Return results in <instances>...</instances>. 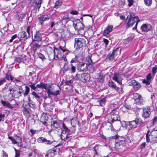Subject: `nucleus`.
<instances>
[{"label": "nucleus", "instance_id": "f257e3e1", "mask_svg": "<svg viewBox=\"0 0 157 157\" xmlns=\"http://www.w3.org/2000/svg\"><path fill=\"white\" fill-rule=\"evenodd\" d=\"M119 112L117 109H113L110 113V115L108 119V122L110 124V128L112 131H114V128L113 127L111 123L114 121H119L118 118H119Z\"/></svg>", "mask_w": 157, "mask_h": 157}, {"label": "nucleus", "instance_id": "f03ea898", "mask_svg": "<svg viewBox=\"0 0 157 157\" xmlns=\"http://www.w3.org/2000/svg\"><path fill=\"white\" fill-rule=\"evenodd\" d=\"M54 58L56 60L59 59H62L64 56V53L65 52L66 55L67 54L69 51L68 50L63 49L61 47H59V49L55 48L54 49Z\"/></svg>", "mask_w": 157, "mask_h": 157}, {"label": "nucleus", "instance_id": "7ed1b4c3", "mask_svg": "<svg viewBox=\"0 0 157 157\" xmlns=\"http://www.w3.org/2000/svg\"><path fill=\"white\" fill-rule=\"evenodd\" d=\"M138 19L139 18L137 16H135L132 13H131L130 15L129 18L126 25V27L128 28L130 27H132L135 22H136L135 26L133 28V29H136L138 23L140 21V20Z\"/></svg>", "mask_w": 157, "mask_h": 157}, {"label": "nucleus", "instance_id": "20e7f679", "mask_svg": "<svg viewBox=\"0 0 157 157\" xmlns=\"http://www.w3.org/2000/svg\"><path fill=\"white\" fill-rule=\"evenodd\" d=\"M86 40L83 38H75V39L74 47L77 50L86 46Z\"/></svg>", "mask_w": 157, "mask_h": 157}, {"label": "nucleus", "instance_id": "39448f33", "mask_svg": "<svg viewBox=\"0 0 157 157\" xmlns=\"http://www.w3.org/2000/svg\"><path fill=\"white\" fill-rule=\"evenodd\" d=\"M77 22L75 23L73 22V26L75 29L77 31L78 34H80V32L82 31V34L81 35L82 36L84 34V26L82 22H81L79 20H77Z\"/></svg>", "mask_w": 157, "mask_h": 157}, {"label": "nucleus", "instance_id": "423d86ee", "mask_svg": "<svg viewBox=\"0 0 157 157\" xmlns=\"http://www.w3.org/2000/svg\"><path fill=\"white\" fill-rule=\"evenodd\" d=\"M49 116L44 113H42L41 116L40 121L44 124L48 126L50 124V120H48Z\"/></svg>", "mask_w": 157, "mask_h": 157}, {"label": "nucleus", "instance_id": "0eeeda50", "mask_svg": "<svg viewBox=\"0 0 157 157\" xmlns=\"http://www.w3.org/2000/svg\"><path fill=\"white\" fill-rule=\"evenodd\" d=\"M141 122L142 121L140 118H136L134 120L129 122L128 124L130 128L131 129L136 128L137 125L140 124Z\"/></svg>", "mask_w": 157, "mask_h": 157}, {"label": "nucleus", "instance_id": "6e6552de", "mask_svg": "<svg viewBox=\"0 0 157 157\" xmlns=\"http://www.w3.org/2000/svg\"><path fill=\"white\" fill-rule=\"evenodd\" d=\"M124 140H119L118 142L116 143L115 145V148L116 151L122 152V150L123 148L124 147L125 145Z\"/></svg>", "mask_w": 157, "mask_h": 157}, {"label": "nucleus", "instance_id": "1a4fd4ad", "mask_svg": "<svg viewBox=\"0 0 157 157\" xmlns=\"http://www.w3.org/2000/svg\"><path fill=\"white\" fill-rule=\"evenodd\" d=\"M133 98L136 103L138 105L143 104L144 100L141 95L137 93L133 94Z\"/></svg>", "mask_w": 157, "mask_h": 157}, {"label": "nucleus", "instance_id": "9d476101", "mask_svg": "<svg viewBox=\"0 0 157 157\" xmlns=\"http://www.w3.org/2000/svg\"><path fill=\"white\" fill-rule=\"evenodd\" d=\"M50 124L51 127L58 129L60 128L61 123L59 120H55L51 118L50 119Z\"/></svg>", "mask_w": 157, "mask_h": 157}, {"label": "nucleus", "instance_id": "9b49d317", "mask_svg": "<svg viewBox=\"0 0 157 157\" xmlns=\"http://www.w3.org/2000/svg\"><path fill=\"white\" fill-rule=\"evenodd\" d=\"M29 36V34H27L26 32L22 31L20 32L18 34V37L20 40L22 41L26 40Z\"/></svg>", "mask_w": 157, "mask_h": 157}, {"label": "nucleus", "instance_id": "f8f14e48", "mask_svg": "<svg viewBox=\"0 0 157 157\" xmlns=\"http://www.w3.org/2000/svg\"><path fill=\"white\" fill-rule=\"evenodd\" d=\"M113 79L120 84H122V81L123 78L121 74L117 73H115L113 78Z\"/></svg>", "mask_w": 157, "mask_h": 157}, {"label": "nucleus", "instance_id": "ddd939ff", "mask_svg": "<svg viewBox=\"0 0 157 157\" xmlns=\"http://www.w3.org/2000/svg\"><path fill=\"white\" fill-rule=\"evenodd\" d=\"M131 85L133 87L134 90L136 91L138 90L141 87L140 83L135 80L132 81Z\"/></svg>", "mask_w": 157, "mask_h": 157}, {"label": "nucleus", "instance_id": "4468645a", "mask_svg": "<svg viewBox=\"0 0 157 157\" xmlns=\"http://www.w3.org/2000/svg\"><path fill=\"white\" fill-rule=\"evenodd\" d=\"M50 18V15L48 14H45L42 15L38 18V20L39 22L41 25H42L44 21H48Z\"/></svg>", "mask_w": 157, "mask_h": 157}, {"label": "nucleus", "instance_id": "2eb2a0df", "mask_svg": "<svg viewBox=\"0 0 157 157\" xmlns=\"http://www.w3.org/2000/svg\"><path fill=\"white\" fill-rule=\"evenodd\" d=\"M151 29V26L149 24H143L140 28V29L143 32H147Z\"/></svg>", "mask_w": 157, "mask_h": 157}, {"label": "nucleus", "instance_id": "dca6fc26", "mask_svg": "<svg viewBox=\"0 0 157 157\" xmlns=\"http://www.w3.org/2000/svg\"><path fill=\"white\" fill-rule=\"evenodd\" d=\"M78 68L80 71H86L87 69V64L84 63L80 62L78 64Z\"/></svg>", "mask_w": 157, "mask_h": 157}, {"label": "nucleus", "instance_id": "f3484780", "mask_svg": "<svg viewBox=\"0 0 157 157\" xmlns=\"http://www.w3.org/2000/svg\"><path fill=\"white\" fill-rule=\"evenodd\" d=\"M82 82H88L90 78V75L88 73H83L82 74Z\"/></svg>", "mask_w": 157, "mask_h": 157}, {"label": "nucleus", "instance_id": "a211bd4d", "mask_svg": "<svg viewBox=\"0 0 157 157\" xmlns=\"http://www.w3.org/2000/svg\"><path fill=\"white\" fill-rule=\"evenodd\" d=\"M70 133L65 132L64 131H62L61 134V139L64 140H67L68 138L71 136Z\"/></svg>", "mask_w": 157, "mask_h": 157}, {"label": "nucleus", "instance_id": "6ab92c4d", "mask_svg": "<svg viewBox=\"0 0 157 157\" xmlns=\"http://www.w3.org/2000/svg\"><path fill=\"white\" fill-rule=\"evenodd\" d=\"M143 117L144 118H146L148 117L151 113L150 108L144 109L143 110Z\"/></svg>", "mask_w": 157, "mask_h": 157}, {"label": "nucleus", "instance_id": "aec40b11", "mask_svg": "<svg viewBox=\"0 0 157 157\" xmlns=\"http://www.w3.org/2000/svg\"><path fill=\"white\" fill-rule=\"evenodd\" d=\"M33 41H37L39 42L42 40L41 34L39 32H37L35 34L34 38H33Z\"/></svg>", "mask_w": 157, "mask_h": 157}, {"label": "nucleus", "instance_id": "412c9836", "mask_svg": "<svg viewBox=\"0 0 157 157\" xmlns=\"http://www.w3.org/2000/svg\"><path fill=\"white\" fill-rule=\"evenodd\" d=\"M152 74L150 73L147 76L146 79H144L143 82L144 83H146V85H148L150 84V82L152 77Z\"/></svg>", "mask_w": 157, "mask_h": 157}, {"label": "nucleus", "instance_id": "4be33fe9", "mask_svg": "<svg viewBox=\"0 0 157 157\" xmlns=\"http://www.w3.org/2000/svg\"><path fill=\"white\" fill-rule=\"evenodd\" d=\"M76 52V55L75 56V57L72 59L70 61L71 63H77L78 62H79V60L78 59V58L80 57V56H81L82 54H80L79 55H78L77 53V52Z\"/></svg>", "mask_w": 157, "mask_h": 157}, {"label": "nucleus", "instance_id": "5701e85b", "mask_svg": "<svg viewBox=\"0 0 157 157\" xmlns=\"http://www.w3.org/2000/svg\"><path fill=\"white\" fill-rule=\"evenodd\" d=\"M39 140L41 142V143H44L45 144L48 145L51 144L52 143V141L47 140L46 139L43 137H40Z\"/></svg>", "mask_w": 157, "mask_h": 157}, {"label": "nucleus", "instance_id": "b1692460", "mask_svg": "<svg viewBox=\"0 0 157 157\" xmlns=\"http://www.w3.org/2000/svg\"><path fill=\"white\" fill-rule=\"evenodd\" d=\"M109 86L114 89L117 91H118L120 89L119 88L116 86L115 83H114L112 81H109Z\"/></svg>", "mask_w": 157, "mask_h": 157}, {"label": "nucleus", "instance_id": "393cba45", "mask_svg": "<svg viewBox=\"0 0 157 157\" xmlns=\"http://www.w3.org/2000/svg\"><path fill=\"white\" fill-rule=\"evenodd\" d=\"M56 152L55 150H49L48 151L46 156L48 157H53L55 155Z\"/></svg>", "mask_w": 157, "mask_h": 157}, {"label": "nucleus", "instance_id": "a878e982", "mask_svg": "<svg viewBox=\"0 0 157 157\" xmlns=\"http://www.w3.org/2000/svg\"><path fill=\"white\" fill-rule=\"evenodd\" d=\"M41 45V43L38 42L36 43L33 46V50L34 52H35L38 49H39Z\"/></svg>", "mask_w": 157, "mask_h": 157}, {"label": "nucleus", "instance_id": "bb28decb", "mask_svg": "<svg viewBox=\"0 0 157 157\" xmlns=\"http://www.w3.org/2000/svg\"><path fill=\"white\" fill-rule=\"evenodd\" d=\"M37 87L40 88V89L43 88L45 90H47L48 87V85L47 84L43 82H40V84L36 85Z\"/></svg>", "mask_w": 157, "mask_h": 157}, {"label": "nucleus", "instance_id": "cd10ccee", "mask_svg": "<svg viewBox=\"0 0 157 157\" xmlns=\"http://www.w3.org/2000/svg\"><path fill=\"white\" fill-rule=\"evenodd\" d=\"M67 62H66L64 63L63 67V73H65L66 71L70 70V67L67 65Z\"/></svg>", "mask_w": 157, "mask_h": 157}, {"label": "nucleus", "instance_id": "c85d7f7f", "mask_svg": "<svg viewBox=\"0 0 157 157\" xmlns=\"http://www.w3.org/2000/svg\"><path fill=\"white\" fill-rule=\"evenodd\" d=\"M14 137L15 139L17 144V143H21L22 141V138L19 136L17 135L16 134H14Z\"/></svg>", "mask_w": 157, "mask_h": 157}, {"label": "nucleus", "instance_id": "c756f323", "mask_svg": "<svg viewBox=\"0 0 157 157\" xmlns=\"http://www.w3.org/2000/svg\"><path fill=\"white\" fill-rule=\"evenodd\" d=\"M1 102L3 106L8 107L10 109H12L13 108V106L10 104V103L6 102L2 100H1Z\"/></svg>", "mask_w": 157, "mask_h": 157}, {"label": "nucleus", "instance_id": "7c9ffc66", "mask_svg": "<svg viewBox=\"0 0 157 157\" xmlns=\"http://www.w3.org/2000/svg\"><path fill=\"white\" fill-rule=\"evenodd\" d=\"M26 14L25 13H22L18 15L17 16V19L20 21H22L24 17L25 16Z\"/></svg>", "mask_w": 157, "mask_h": 157}, {"label": "nucleus", "instance_id": "2f4dec72", "mask_svg": "<svg viewBox=\"0 0 157 157\" xmlns=\"http://www.w3.org/2000/svg\"><path fill=\"white\" fill-rule=\"evenodd\" d=\"M29 109L28 108H26V107H24L23 109V113L26 116H30L29 111Z\"/></svg>", "mask_w": 157, "mask_h": 157}, {"label": "nucleus", "instance_id": "473e14b6", "mask_svg": "<svg viewBox=\"0 0 157 157\" xmlns=\"http://www.w3.org/2000/svg\"><path fill=\"white\" fill-rule=\"evenodd\" d=\"M42 3L41 0H37L35 3V7L36 9H39L41 6V5Z\"/></svg>", "mask_w": 157, "mask_h": 157}, {"label": "nucleus", "instance_id": "72a5a7b5", "mask_svg": "<svg viewBox=\"0 0 157 157\" xmlns=\"http://www.w3.org/2000/svg\"><path fill=\"white\" fill-rule=\"evenodd\" d=\"M6 99L8 101H11L13 100V93H9L7 96H6Z\"/></svg>", "mask_w": 157, "mask_h": 157}, {"label": "nucleus", "instance_id": "f704fd0d", "mask_svg": "<svg viewBox=\"0 0 157 157\" xmlns=\"http://www.w3.org/2000/svg\"><path fill=\"white\" fill-rule=\"evenodd\" d=\"M86 60L88 63V64L91 65L94 64V63L93 62L90 56H88L86 58Z\"/></svg>", "mask_w": 157, "mask_h": 157}, {"label": "nucleus", "instance_id": "c9c22d12", "mask_svg": "<svg viewBox=\"0 0 157 157\" xmlns=\"http://www.w3.org/2000/svg\"><path fill=\"white\" fill-rule=\"evenodd\" d=\"M25 92L23 93L24 97L27 96L29 93L30 89L29 86H26L25 87Z\"/></svg>", "mask_w": 157, "mask_h": 157}, {"label": "nucleus", "instance_id": "e433bc0d", "mask_svg": "<svg viewBox=\"0 0 157 157\" xmlns=\"http://www.w3.org/2000/svg\"><path fill=\"white\" fill-rule=\"evenodd\" d=\"M53 50L52 48L50 47H48L47 48L46 51L48 54L49 56V57H50L51 54H52V53Z\"/></svg>", "mask_w": 157, "mask_h": 157}, {"label": "nucleus", "instance_id": "4c0bfd02", "mask_svg": "<svg viewBox=\"0 0 157 157\" xmlns=\"http://www.w3.org/2000/svg\"><path fill=\"white\" fill-rule=\"evenodd\" d=\"M69 18L68 17H61V21L62 23L66 24L69 21Z\"/></svg>", "mask_w": 157, "mask_h": 157}, {"label": "nucleus", "instance_id": "58836bf2", "mask_svg": "<svg viewBox=\"0 0 157 157\" xmlns=\"http://www.w3.org/2000/svg\"><path fill=\"white\" fill-rule=\"evenodd\" d=\"M125 2L124 0H119L118 5L120 8H122L124 5Z\"/></svg>", "mask_w": 157, "mask_h": 157}, {"label": "nucleus", "instance_id": "ea45409f", "mask_svg": "<svg viewBox=\"0 0 157 157\" xmlns=\"http://www.w3.org/2000/svg\"><path fill=\"white\" fill-rule=\"evenodd\" d=\"M62 127L63 128V130L62 131H64L65 132L70 133L71 132L69 129L66 126L64 123L62 124Z\"/></svg>", "mask_w": 157, "mask_h": 157}, {"label": "nucleus", "instance_id": "a19ab883", "mask_svg": "<svg viewBox=\"0 0 157 157\" xmlns=\"http://www.w3.org/2000/svg\"><path fill=\"white\" fill-rule=\"evenodd\" d=\"M82 74H77L75 77V79L76 80H79L82 81Z\"/></svg>", "mask_w": 157, "mask_h": 157}, {"label": "nucleus", "instance_id": "79ce46f5", "mask_svg": "<svg viewBox=\"0 0 157 157\" xmlns=\"http://www.w3.org/2000/svg\"><path fill=\"white\" fill-rule=\"evenodd\" d=\"M62 2H60L59 0H58L56 2L55 5L54 6V7L56 9H58L62 5Z\"/></svg>", "mask_w": 157, "mask_h": 157}, {"label": "nucleus", "instance_id": "37998d69", "mask_svg": "<svg viewBox=\"0 0 157 157\" xmlns=\"http://www.w3.org/2000/svg\"><path fill=\"white\" fill-rule=\"evenodd\" d=\"M35 84L34 83H32L31 82V84L29 85V86L30 87L31 89L34 91H36L37 88V87L35 86Z\"/></svg>", "mask_w": 157, "mask_h": 157}, {"label": "nucleus", "instance_id": "c03bdc74", "mask_svg": "<svg viewBox=\"0 0 157 157\" xmlns=\"http://www.w3.org/2000/svg\"><path fill=\"white\" fill-rule=\"evenodd\" d=\"M145 5L148 6H150L152 4V0H144Z\"/></svg>", "mask_w": 157, "mask_h": 157}, {"label": "nucleus", "instance_id": "a18cd8bd", "mask_svg": "<svg viewBox=\"0 0 157 157\" xmlns=\"http://www.w3.org/2000/svg\"><path fill=\"white\" fill-rule=\"evenodd\" d=\"M71 67L70 70H71V73H75L76 71V67L73 65L72 64H71Z\"/></svg>", "mask_w": 157, "mask_h": 157}, {"label": "nucleus", "instance_id": "49530a36", "mask_svg": "<svg viewBox=\"0 0 157 157\" xmlns=\"http://www.w3.org/2000/svg\"><path fill=\"white\" fill-rule=\"evenodd\" d=\"M119 48H120V47H118L113 50V53L114 54V55H117V53L119 52Z\"/></svg>", "mask_w": 157, "mask_h": 157}, {"label": "nucleus", "instance_id": "de8ad7c7", "mask_svg": "<svg viewBox=\"0 0 157 157\" xmlns=\"http://www.w3.org/2000/svg\"><path fill=\"white\" fill-rule=\"evenodd\" d=\"M8 138L9 139L11 140L12 144H17V142H16V140L15 139L14 137L13 138L12 136H9Z\"/></svg>", "mask_w": 157, "mask_h": 157}, {"label": "nucleus", "instance_id": "09e8293b", "mask_svg": "<svg viewBox=\"0 0 157 157\" xmlns=\"http://www.w3.org/2000/svg\"><path fill=\"white\" fill-rule=\"evenodd\" d=\"M32 94L34 97L37 99H39L40 98V97L39 96L36 94L35 91H33L32 93Z\"/></svg>", "mask_w": 157, "mask_h": 157}, {"label": "nucleus", "instance_id": "8fccbe9b", "mask_svg": "<svg viewBox=\"0 0 157 157\" xmlns=\"http://www.w3.org/2000/svg\"><path fill=\"white\" fill-rule=\"evenodd\" d=\"M32 29V27L30 26H28L26 29V33L27 34H29V36L30 33V32L31 30Z\"/></svg>", "mask_w": 157, "mask_h": 157}, {"label": "nucleus", "instance_id": "3c124183", "mask_svg": "<svg viewBox=\"0 0 157 157\" xmlns=\"http://www.w3.org/2000/svg\"><path fill=\"white\" fill-rule=\"evenodd\" d=\"M128 2V6L129 7H131L133 4L134 1L133 0H127Z\"/></svg>", "mask_w": 157, "mask_h": 157}, {"label": "nucleus", "instance_id": "603ef678", "mask_svg": "<svg viewBox=\"0 0 157 157\" xmlns=\"http://www.w3.org/2000/svg\"><path fill=\"white\" fill-rule=\"evenodd\" d=\"M37 55H38V57L42 59H45V58L44 55H43V54H42L40 53H38L37 54Z\"/></svg>", "mask_w": 157, "mask_h": 157}, {"label": "nucleus", "instance_id": "864d4df0", "mask_svg": "<svg viewBox=\"0 0 157 157\" xmlns=\"http://www.w3.org/2000/svg\"><path fill=\"white\" fill-rule=\"evenodd\" d=\"M46 90L47 93L48 95V97H50L51 95H53V92H51L50 90L49 89Z\"/></svg>", "mask_w": 157, "mask_h": 157}, {"label": "nucleus", "instance_id": "5fc2aeb1", "mask_svg": "<svg viewBox=\"0 0 157 157\" xmlns=\"http://www.w3.org/2000/svg\"><path fill=\"white\" fill-rule=\"evenodd\" d=\"M151 142L153 144L157 143V136L154 137L151 140Z\"/></svg>", "mask_w": 157, "mask_h": 157}, {"label": "nucleus", "instance_id": "6e6d98bb", "mask_svg": "<svg viewBox=\"0 0 157 157\" xmlns=\"http://www.w3.org/2000/svg\"><path fill=\"white\" fill-rule=\"evenodd\" d=\"M15 61H16L19 63H20L23 61L21 57H16L15 59Z\"/></svg>", "mask_w": 157, "mask_h": 157}, {"label": "nucleus", "instance_id": "4d7b16f0", "mask_svg": "<svg viewBox=\"0 0 157 157\" xmlns=\"http://www.w3.org/2000/svg\"><path fill=\"white\" fill-rule=\"evenodd\" d=\"M60 89L59 90H57L56 91L54 92L53 95L55 96H57L60 94Z\"/></svg>", "mask_w": 157, "mask_h": 157}, {"label": "nucleus", "instance_id": "13d9d810", "mask_svg": "<svg viewBox=\"0 0 157 157\" xmlns=\"http://www.w3.org/2000/svg\"><path fill=\"white\" fill-rule=\"evenodd\" d=\"M157 70V66H155V67H153L152 69V74L154 75L156 73V70Z\"/></svg>", "mask_w": 157, "mask_h": 157}, {"label": "nucleus", "instance_id": "bf43d9fd", "mask_svg": "<svg viewBox=\"0 0 157 157\" xmlns=\"http://www.w3.org/2000/svg\"><path fill=\"white\" fill-rule=\"evenodd\" d=\"M99 146V145L98 144L96 145L93 148L94 151H95V153L97 154H98V153L97 151V149L98 148V147Z\"/></svg>", "mask_w": 157, "mask_h": 157}, {"label": "nucleus", "instance_id": "052dcab7", "mask_svg": "<svg viewBox=\"0 0 157 157\" xmlns=\"http://www.w3.org/2000/svg\"><path fill=\"white\" fill-rule=\"evenodd\" d=\"M109 33V32L106 29L104 30L102 34L104 36H106Z\"/></svg>", "mask_w": 157, "mask_h": 157}, {"label": "nucleus", "instance_id": "680f3d73", "mask_svg": "<svg viewBox=\"0 0 157 157\" xmlns=\"http://www.w3.org/2000/svg\"><path fill=\"white\" fill-rule=\"evenodd\" d=\"M113 28V26L110 25H109L107 27L106 29L110 33L112 30Z\"/></svg>", "mask_w": 157, "mask_h": 157}, {"label": "nucleus", "instance_id": "e2e57ef3", "mask_svg": "<svg viewBox=\"0 0 157 157\" xmlns=\"http://www.w3.org/2000/svg\"><path fill=\"white\" fill-rule=\"evenodd\" d=\"M6 82V79L5 78H2L0 79V86L3 84L4 82Z\"/></svg>", "mask_w": 157, "mask_h": 157}, {"label": "nucleus", "instance_id": "0e129e2a", "mask_svg": "<svg viewBox=\"0 0 157 157\" xmlns=\"http://www.w3.org/2000/svg\"><path fill=\"white\" fill-rule=\"evenodd\" d=\"M2 157H8V155L7 153L4 150L2 151Z\"/></svg>", "mask_w": 157, "mask_h": 157}, {"label": "nucleus", "instance_id": "69168bd1", "mask_svg": "<svg viewBox=\"0 0 157 157\" xmlns=\"http://www.w3.org/2000/svg\"><path fill=\"white\" fill-rule=\"evenodd\" d=\"M114 57L111 54H109L107 56V58L111 60H113V59Z\"/></svg>", "mask_w": 157, "mask_h": 157}, {"label": "nucleus", "instance_id": "338daca9", "mask_svg": "<svg viewBox=\"0 0 157 157\" xmlns=\"http://www.w3.org/2000/svg\"><path fill=\"white\" fill-rule=\"evenodd\" d=\"M114 57L111 54H109L107 56V58L111 60H113V59Z\"/></svg>", "mask_w": 157, "mask_h": 157}, {"label": "nucleus", "instance_id": "774afa93", "mask_svg": "<svg viewBox=\"0 0 157 157\" xmlns=\"http://www.w3.org/2000/svg\"><path fill=\"white\" fill-rule=\"evenodd\" d=\"M151 133H152V135L154 136V137L157 136V130L152 131L151 132Z\"/></svg>", "mask_w": 157, "mask_h": 157}]
</instances>
